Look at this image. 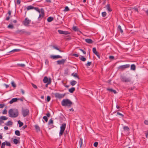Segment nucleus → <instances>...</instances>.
<instances>
[{"label":"nucleus","mask_w":148,"mask_h":148,"mask_svg":"<svg viewBox=\"0 0 148 148\" xmlns=\"http://www.w3.org/2000/svg\"><path fill=\"white\" fill-rule=\"evenodd\" d=\"M9 116L11 118H16L18 115V111L15 108L10 109L8 111Z\"/></svg>","instance_id":"1"},{"label":"nucleus","mask_w":148,"mask_h":148,"mask_svg":"<svg viewBox=\"0 0 148 148\" xmlns=\"http://www.w3.org/2000/svg\"><path fill=\"white\" fill-rule=\"evenodd\" d=\"M73 103L68 99H63L61 102V104L63 106H68L70 107Z\"/></svg>","instance_id":"2"},{"label":"nucleus","mask_w":148,"mask_h":148,"mask_svg":"<svg viewBox=\"0 0 148 148\" xmlns=\"http://www.w3.org/2000/svg\"><path fill=\"white\" fill-rule=\"evenodd\" d=\"M120 79L121 81L125 83L130 82L131 81V79L130 77H127L124 76L120 77Z\"/></svg>","instance_id":"3"},{"label":"nucleus","mask_w":148,"mask_h":148,"mask_svg":"<svg viewBox=\"0 0 148 148\" xmlns=\"http://www.w3.org/2000/svg\"><path fill=\"white\" fill-rule=\"evenodd\" d=\"M66 126V124L64 123L62 124L60 127V130L59 134L60 136L63 134L65 130Z\"/></svg>","instance_id":"4"},{"label":"nucleus","mask_w":148,"mask_h":148,"mask_svg":"<svg viewBox=\"0 0 148 148\" xmlns=\"http://www.w3.org/2000/svg\"><path fill=\"white\" fill-rule=\"evenodd\" d=\"M29 110L28 109H22V114L24 117L28 115L29 114Z\"/></svg>","instance_id":"5"},{"label":"nucleus","mask_w":148,"mask_h":148,"mask_svg":"<svg viewBox=\"0 0 148 148\" xmlns=\"http://www.w3.org/2000/svg\"><path fill=\"white\" fill-rule=\"evenodd\" d=\"M130 66V65L129 64H126L120 66L118 67V69L120 71H123L125 69L129 68Z\"/></svg>","instance_id":"6"},{"label":"nucleus","mask_w":148,"mask_h":148,"mask_svg":"<svg viewBox=\"0 0 148 148\" xmlns=\"http://www.w3.org/2000/svg\"><path fill=\"white\" fill-rule=\"evenodd\" d=\"M44 16V10L43 8L41 9V13L40 14L39 17L38 18V19L39 21L43 18Z\"/></svg>","instance_id":"7"},{"label":"nucleus","mask_w":148,"mask_h":148,"mask_svg":"<svg viewBox=\"0 0 148 148\" xmlns=\"http://www.w3.org/2000/svg\"><path fill=\"white\" fill-rule=\"evenodd\" d=\"M65 95L66 94L65 93L64 94H60L58 93H56L55 94V97L56 98H58L59 99L63 98Z\"/></svg>","instance_id":"8"},{"label":"nucleus","mask_w":148,"mask_h":148,"mask_svg":"<svg viewBox=\"0 0 148 148\" xmlns=\"http://www.w3.org/2000/svg\"><path fill=\"white\" fill-rule=\"evenodd\" d=\"M31 22V20L28 19L27 18H25L24 21L23 22V24L25 26H28Z\"/></svg>","instance_id":"9"},{"label":"nucleus","mask_w":148,"mask_h":148,"mask_svg":"<svg viewBox=\"0 0 148 148\" xmlns=\"http://www.w3.org/2000/svg\"><path fill=\"white\" fill-rule=\"evenodd\" d=\"M66 59H62L61 60H58L57 61V64H64L66 62Z\"/></svg>","instance_id":"10"},{"label":"nucleus","mask_w":148,"mask_h":148,"mask_svg":"<svg viewBox=\"0 0 148 148\" xmlns=\"http://www.w3.org/2000/svg\"><path fill=\"white\" fill-rule=\"evenodd\" d=\"M92 51L99 58H100V56L98 53L97 51L96 48L95 47L93 48Z\"/></svg>","instance_id":"11"},{"label":"nucleus","mask_w":148,"mask_h":148,"mask_svg":"<svg viewBox=\"0 0 148 148\" xmlns=\"http://www.w3.org/2000/svg\"><path fill=\"white\" fill-rule=\"evenodd\" d=\"M72 29L75 32H79L80 33H82V32L79 30V28L77 26H73Z\"/></svg>","instance_id":"12"},{"label":"nucleus","mask_w":148,"mask_h":148,"mask_svg":"<svg viewBox=\"0 0 148 148\" xmlns=\"http://www.w3.org/2000/svg\"><path fill=\"white\" fill-rule=\"evenodd\" d=\"M19 99L17 98H14L12 99L10 101L9 103L10 104H12L14 102H16Z\"/></svg>","instance_id":"13"},{"label":"nucleus","mask_w":148,"mask_h":148,"mask_svg":"<svg viewBox=\"0 0 148 148\" xmlns=\"http://www.w3.org/2000/svg\"><path fill=\"white\" fill-rule=\"evenodd\" d=\"M51 58H52L53 59H55V58H62V57L60 56V55H56V56H51Z\"/></svg>","instance_id":"14"},{"label":"nucleus","mask_w":148,"mask_h":148,"mask_svg":"<svg viewBox=\"0 0 148 148\" xmlns=\"http://www.w3.org/2000/svg\"><path fill=\"white\" fill-rule=\"evenodd\" d=\"M106 9L109 12H111L112 11V9L110 8V5L109 4H107L106 6Z\"/></svg>","instance_id":"15"},{"label":"nucleus","mask_w":148,"mask_h":148,"mask_svg":"<svg viewBox=\"0 0 148 148\" xmlns=\"http://www.w3.org/2000/svg\"><path fill=\"white\" fill-rule=\"evenodd\" d=\"M85 40L86 42L89 44H92L93 42V41L90 39H86Z\"/></svg>","instance_id":"16"},{"label":"nucleus","mask_w":148,"mask_h":148,"mask_svg":"<svg viewBox=\"0 0 148 148\" xmlns=\"http://www.w3.org/2000/svg\"><path fill=\"white\" fill-rule=\"evenodd\" d=\"M43 81L44 83H47L49 82V79H48V78L47 76H45L44 77Z\"/></svg>","instance_id":"17"},{"label":"nucleus","mask_w":148,"mask_h":148,"mask_svg":"<svg viewBox=\"0 0 148 148\" xmlns=\"http://www.w3.org/2000/svg\"><path fill=\"white\" fill-rule=\"evenodd\" d=\"M13 124V123L10 121H9L5 123V125L7 126H10L12 125Z\"/></svg>","instance_id":"18"},{"label":"nucleus","mask_w":148,"mask_h":148,"mask_svg":"<svg viewBox=\"0 0 148 148\" xmlns=\"http://www.w3.org/2000/svg\"><path fill=\"white\" fill-rule=\"evenodd\" d=\"M77 83V82L74 80H73L70 82V84L72 86H74Z\"/></svg>","instance_id":"19"},{"label":"nucleus","mask_w":148,"mask_h":148,"mask_svg":"<svg viewBox=\"0 0 148 148\" xmlns=\"http://www.w3.org/2000/svg\"><path fill=\"white\" fill-rule=\"evenodd\" d=\"M36 131L38 132L40 131V128L38 125H36L34 126Z\"/></svg>","instance_id":"20"},{"label":"nucleus","mask_w":148,"mask_h":148,"mask_svg":"<svg viewBox=\"0 0 148 148\" xmlns=\"http://www.w3.org/2000/svg\"><path fill=\"white\" fill-rule=\"evenodd\" d=\"M75 90V88L74 87H72L71 88L69 89V92L71 93H73L74 91Z\"/></svg>","instance_id":"21"},{"label":"nucleus","mask_w":148,"mask_h":148,"mask_svg":"<svg viewBox=\"0 0 148 148\" xmlns=\"http://www.w3.org/2000/svg\"><path fill=\"white\" fill-rule=\"evenodd\" d=\"M123 129L125 131H128L130 130V129L129 127L127 126H124L123 127Z\"/></svg>","instance_id":"22"},{"label":"nucleus","mask_w":148,"mask_h":148,"mask_svg":"<svg viewBox=\"0 0 148 148\" xmlns=\"http://www.w3.org/2000/svg\"><path fill=\"white\" fill-rule=\"evenodd\" d=\"M20 32H21L22 34L25 33V34H28V35L30 34V33L29 32H26V31H25V30H24L23 29V30H21L20 31Z\"/></svg>","instance_id":"23"},{"label":"nucleus","mask_w":148,"mask_h":148,"mask_svg":"<svg viewBox=\"0 0 148 148\" xmlns=\"http://www.w3.org/2000/svg\"><path fill=\"white\" fill-rule=\"evenodd\" d=\"M53 18L50 16L47 19V21L48 22H50L52 21L53 20Z\"/></svg>","instance_id":"24"},{"label":"nucleus","mask_w":148,"mask_h":148,"mask_svg":"<svg viewBox=\"0 0 148 148\" xmlns=\"http://www.w3.org/2000/svg\"><path fill=\"white\" fill-rule=\"evenodd\" d=\"M131 69L133 70H135L136 69V66L134 64H132L131 66Z\"/></svg>","instance_id":"25"},{"label":"nucleus","mask_w":148,"mask_h":148,"mask_svg":"<svg viewBox=\"0 0 148 148\" xmlns=\"http://www.w3.org/2000/svg\"><path fill=\"white\" fill-rule=\"evenodd\" d=\"M34 7L31 5L28 6L27 8V10H29L31 9H34Z\"/></svg>","instance_id":"26"},{"label":"nucleus","mask_w":148,"mask_h":148,"mask_svg":"<svg viewBox=\"0 0 148 148\" xmlns=\"http://www.w3.org/2000/svg\"><path fill=\"white\" fill-rule=\"evenodd\" d=\"M0 118L3 121V120H6L8 119V118L7 117L5 116H1L0 117Z\"/></svg>","instance_id":"27"},{"label":"nucleus","mask_w":148,"mask_h":148,"mask_svg":"<svg viewBox=\"0 0 148 148\" xmlns=\"http://www.w3.org/2000/svg\"><path fill=\"white\" fill-rule=\"evenodd\" d=\"M79 58L81 61L83 62H84L86 60V58L82 56H81V57H79Z\"/></svg>","instance_id":"28"},{"label":"nucleus","mask_w":148,"mask_h":148,"mask_svg":"<svg viewBox=\"0 0 148 148\" xmlns=\"http://www.w3.org/2000/svg\"><path fill=\"white\" fill-rule=\"evenodd\" d=\"M18 124L19 125V127H21L23 125V123L21 122L20 120H19L18 121Z\"/></svg>","instance_id":"29"},{"label":"nucleus","mask_w":148,"mask_h":148,"mask_svg":"<svg viewBox=\"0 0 148 148\" xmlns=\"http://www.w3.org/2000/svg\"><path fill=\"white\" fill-rule=\"evenodd\" d=\"M15 134L18 136H20L21 135V134L19 131L18 130H16L15 132Z\"/></svg>","instance_id":"30"},{"label":"nucleus","mask_w":148,"mask_h":148,"mask_svg":"<svg viewBox=\"0 0 148 148\" xmlns=\"http://www.w3.org/2000/svg\"><path fill=\"white\" fill-rule=\"evenodd\" d=\"M118 30L119 31V30L121 33H123V31L122 30V29H121V26L120 25H119L118 26Z\"/></svg>","instance_id":"31"},{"label":"nucleus","mask_w":148,"mask_h":148,"mask_svg":"<svg viewBox=\"0 0 148 148\" xmlns=\"http://www.w3.org/2000/svg\"><path fill=\"white\" fill-rule=\"evenodd\" d=\"M51 78H49V82L48 83H47V84H45V86L46 87H47L48 85H49L51 83Z\"/></svg>","instance_id":"32"},{"label":"nucleus","mask_w":148,"mask_h":148,"mask_svg":"<svg viewBox=\"0 0 148 148\" xmlns=\"http://www.w3.org/2000/svg\"><path fill=\"white\" fill-rule=\"evenodd\" d=\"M20 49H13V50L10 51L9 52L10 53V52H17V51H20Z\"/></svg>","instance_id":"33"},{"label":"nucleus","mask_w":148,"mask_h":148,"mask_svg":"<svg viewBox=\"0 0 148 148\" xmlns=\"http://www.w3.org/2000/svg\"><path fill=\"white\" fill-rule=\"evenodd\" d=\"M17 65L18 66L21 67H24L25 66V65L24 64H17Z\"/></svg>","instance_id":"34"},{"label":"nucleus","mask_w":148,"mask_h":148,"mask_svg":"<svg viewBox=\"0 0 148 148\" xmlns=\"http://www.w3.org/2000/svg\"><path fill=\"white\" fill-rule=\"evenodd\" d=\"M53 48L56 50H57L58 51H59L60 52H62V51L61 50H60L57 47H56L54 46H53Z\"/></svg>","instance_id":"35"},{"label":"nucleus","mask_w":148,"mask_h":148,"mask_svg":"<svg viewBox=\"0 0 148 148\" xmlns=\"http://www.w3.org/2000/svg\"><path fill=\"white\" fill-rule=\"evenodd\" d=\"M13 142L15 144H16L18 143V140L17 139L15 138L14 139Z\"/></svg>","instance_id":"36"},{"label":"nucleus","mask_w":148,"mask_h":148,"mask_svg":"<svg viewBox=\"0 0 148 148\" xmlns=\"http://www.w3.org/2000/svg\"><path fill=\"white\" fill-rule=\"evenodd\" d=\"M71 75L72 76H73L74 77H77L78 79H79V78L78 76H77V73H75V74H74V73H72L71 74Z\"/></svg>","instance_id":"37"},{"label":"nucleus","mask_w":148,"mask_h":148,"mask_svg":"<svg viewBox=\"0 0 148 148\" xmlns=\"http://www.w3.org/2000/svg\"><path fill=\"white\" fill-rule=\"evenodd\" d=\"M58 32L59 33V34H64V31L61 30H58Z\"/></svg>","instance_id":"38"},{"label":"nucleus","mask_w":148,"mask_h":148,"mask_svg":"<svg viewBox=\"0 0 148 148\" xmlns=\"http://www.w3.org/2000/svg\"><path fill=\"white\" fill-rule=\"evenodd\" d=\"M6 145L5 142L2 143L1 146V148H4Z\"/></svg>","instance_id":"39"},{"label":"nucleus","mask_w":148,"mask_h":148,"mask_svg":"<svg viewBox=\"0 0 148 148\" xmlns=\"http://www.w3.org/2000/svg\"><path fill=\"white\" fill-rule=\"evenodd\" d=\"M8 27L9 28L13 29L14 28V27L12 25H9L8 26Z\"/></svg>","instance_id":"40"},{"label":"nucleus","mask_w":148,"mask_h":148,"mask_svg":"<svg viewBox=\"0 0 148 148\" xmlns=\"http://www.w3.org/2000/svg\"><path fill=\"white\" fill-rule=\"evenodd\" d=\"M5 144L7 146H11V144L9 142H8L7 141H5Z\"/></svg>","instance_id":"41"},{"label":"nucleus","mask_w":148,"mask_h":148,"mask_svg":"<svg viewBox=\"0 0 148 148\" xmlns=\"http://www.w3.org/2000/svg\"><path fill=\"white\" fill-rule=\"evenodd\" d=\"M51 98L49 96H48L47 97V102H49L50 100H51Z\"/></svg>","instance_id":"42"},{"label":"nucleus","mask_w":148,"mask_h":148,"mask_svg":"<svg viewBox=\"0 0 148 148\" xmlns=\"http://www.w3.org/2000/svg\"><path fill=\"white\" fill-rule=\"evenodd\" d=\"M117 114L121 116V118H123L124 117V115L123 114H122L119 112H117Z\"/></svg>","instance_id":"43"},{"label":"nucleus","mask_w":148,"mask_h":148,"mask_svg":"<svg viewBox=\"0 0 148 148\" xmlns=\"http://www.w3.org/2000/svg\"><path fill=\"white\" fill-rule=\"evenodd\" d=\"M11 84L12 86L14 88H15L16 87V85L14 82H11Z\"/></svg>","instance_id":"44"},{"label":"nucleus","mask_w":148,"mask_h":148,"mask_svg":"<svg viewBox=\"0 0 148 148\" xmlns=\"http://www.w3.org/2000/svg\"><path fill=\"white\" fill-rule=\"evenodd\" d=\"M70 34V33L67 31H64V34L68 35Z\"/></svg>","instance_id":"45"},{"label":"nucleus","mask_w":148,"mask_h":148,"mask_svg":"<svg viewBox=\"0 0 148 148\" xmlns=\"http://www.w3.org/2000/svg\"><path fill=\"white\" fill-rule=\"evenodd\" d=\"M70 10L69 9L68 6H66L65 7L64 11H68Z\"/></svg>","instance_id":"46"},{"label":"nucleus","mask_w":148,"mask_h":148,"mask_svg":"<svg viewBox=\"0 0 148 148\" xmlns=\"http://www.w3.org/2000/svg\"><path fill=\"white\" fill-rule=\"evenodd\" d=\"M102 16L103 17H105L106 15V12H103L102 13Z\"/></svg>","instance_id":"47"},{"label":"nucleus","mask_w":148,"mask_h":148,"mask_svg":"<svg viewBox=\"0 0 148 148\" xmlns=\"http://www.w3.org/2000/svg\"><path fill=\"white\" fill-rule=\"evenodd\" d=\"M43 119L45 120V121L47 122L48 121V119L47 116H45L43 117Z\"/></svg>","instance_id":"48"},{"label":"nucleus","mask_w":148,"mask_h":148,"mask_svg":"<svg viewBox=\"0 0 148 148\" xmlns=\"http://www.w3.org/2000/svg\"><path fill=\"white\" fill-rule=\"evenodd\" d=\"M53 123V121L51 119L49 121L48 123L49 124H52Z\"/></svg>","instance_id":"49"},{"label":"nucleus","mask_w":148,"mask_h":148,"mask_svg":"<svg viewBox=\"0 0 148 148\" xmlns=\"http://www.w3.org/2000/svg\"><path fill=\"white\" fill-rule=\"evenodd\" d=\"M82 141H83L82 139V138H80V139L79 143H80V146L81 147L82 146Z\"/></svg>","instance_id":"50"},{"label":"nucleus","mask_w":148,"mask_h":148,"mask_svg":"<svg viewBox=\"0 0 148 148\" xmlns=\"http://www.w3.org/2000/svg\"><path fill=\"white\" fill-rule=\"evenodd\" d=\"M32 86L33 87V88H34L37 89V86L36 85L32 83Z\"/></svg>","instance_id":"51"},{"label":"nucleus","mask_w":148,"mask_h":148,"mask_svg":"<svg viewBox=\"0 0 148 148\" xmlns=\"http://www.w3.org/2000/svg\"><path fill=\"white\" fill-rule=\"evenodd\" d=\"M91 62H88V63L86 64V66H90Z\"/></svg>","instance_id":"52"},{"label":"nucleus","mask_w":148,"mask_h":148,"mask_svg":"<svg viewBox=\"0 0 148 148\" xmlns=\"http://www.w3.org/2000/svg\"><path fill=\"white\" fill-rule=\"evenodd\" d=\"M7 110L6 109H5L2 112V113L3 114H7Z\"/></svg>","instance_id":"53"},{"label":"nucleus","mask_w":148,"mask_h":148,"mask_svg":"<svg viewBox=\"0 0 148 148\" xmlns=\"http://www.w3.org/2000/svg\"><path fill=\"white\" fill-rule=\"evenodd\" d=\"M98 145V143L97 142H96L94 143V146L95 147H97Z\"/></svg>","instance_id":"54"},{"label":"nucleus","mask_w":148,"mask_h":148,"mask_svg":"<svg viewBox=\"0 0 148 148\" xmlns=\"http://www.w3.org/2000/svg\"><path fill=\"white\" fill-rule=\"evenodd\" d=\"M109 58L110 59L113 60L114 58V57L113 56H110Z\"/></svg>","instance_id":"55"},{"label":"nucleus","mask_w":148,"mask_h":148,"mask_svg":"<svg viewBox=\"0 0 148 148\" xmlns=\"http://www.w3.org/2000/svg\"><path fill=\"white\" fill-rule=\"evenodd\" d=\"M4 123V121L0 118V125H1L2 124Z\"/></svg>","instance_id":"56"},{"label":"nucleus","mask_w":148,"mask_h":148,"mask_svg":"<svg viewBox=\"0 0 148 148\" xmlns=\"http://www.w3.org/2000/svg\"><path fill=\"white\" fill-rule=\"evenodd\" d=\"M4 105L3 104H0V108H3Z\"/></svg>","instance_id":"57"},{"label":"nucleus","mask_w":148,"mask_h":148,"mask_svg":"<svg viewBox=\"0 0 148 148\" xmlns=\"http://www.w3.org/2000/svg\"><path fill=\"white\" fill-rule=\"evenodd\" d=\"M107 90H108L109 91H110L111 92H113V91L114 90H113L112 89H111V88H107Z\"/></svg>","instance_id":"58"},{"label":"nucleus","mask_w":148,"mask_h":148,"mask_svg":"<svg viewBox=\"0 0 148 148\" xmlns=\"http://www.w3.org/2000/svg\"><path fill=\"white\" fill-rule=\"evenodd\" d=\"M72 56H74L76 57H77L79 56V55L77 54L74 53L72 55Z\"/></svg>","instance_id":"59"},{"label":"nucleus","mask_w":148,"mask_h":148,"mask_svg":"<svg viewBox=\"0 0 148 148\" xmlns=\"http://www.w3.org/2000/svg\"><path fill=\"white\" fill-rule=\"evenodd\" d=\"M144 123L146 125H148V120H145L144 121Z\"/></svg>","instance_id":"60"},{"label":"nucleus","mask_w":148,"mask_h":148,"mask_svg":"<svg viewBox=\"0 0 148 148\" xmlns=\"http://www.w3.org/2000/svg\"><path fill=\"white\" fill-rule=\"evenodd\" d=\"M27 127V125H24L22 127V129L23 130H24L25 128H26Z\"/></svg>","instance_id":"61"},{"label":"nucleus","mask_w":148,"mask_h":148,"mask_svg":"<svg viewBox=\"0 0 148 148\" xmlns=\"http://www.w3.org/2000/svg\"><path fill=\"white\" fill-rule=\"evenodd\" d=\"M80 50L84 54H86V52L85 51H84L83 50L80 49Z\"/></svg>","instance_id":"62"},{"label":"nucleus","mask_w":148,"mask_h":148,"mask_svg":"<svg viewBox=\"0 0 148 148\" xmlns=\"http://www.w3.org/2000/svg\"><path fill=\"white\" fill-rule=\"evenodd\" d=\"M20 3H21L20 0H17L16 3L17 4H20Z\"/></svg>","instance_id":"63"},{"label":"nucleus","mask_w":148,"mask_h":148,"mask_svg":"<svg viewBox=\"0 0 148 148\" xmlns=\"http://www.w3.org/2000/svg\"><path fill=\"white\" fill-rule=\"evenodd\" d=\"M46 115L47 117H49L50 116L51 114L49 112H48L46 114Z\"/></svg>","instance_id":"64"}]
</instances>
